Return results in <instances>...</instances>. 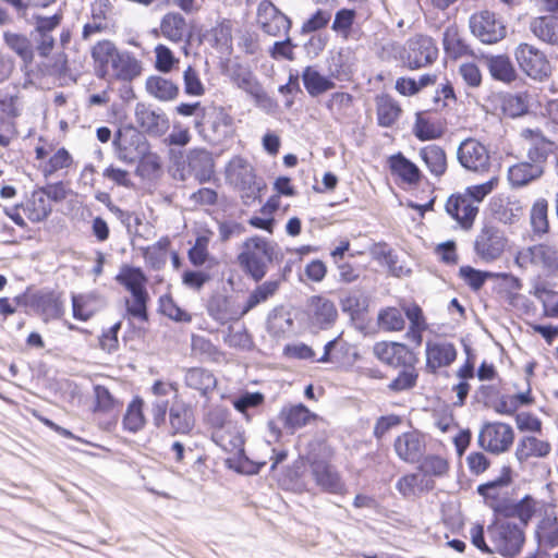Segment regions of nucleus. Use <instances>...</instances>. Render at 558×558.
<instances>
[{"label":"nucleus","instance_id":"obj_64","mask_svg":"<svg viewBox=\"0 0 558 558\" xmlns=\"http://www.w3.org/2000/svg\"><path fill=\"white\" fill-rule=\"evenodd\" d=\"M95 403L93 411L95 413H110L119 407V401L111 395L109 389L101 385L94 387Z\"/></svg>","mask_w":558,"mask_h":558},{"label":"nucleus","instance_id":"obj_6","mask_svg":"<svg viewBox=\"0 0 558 558\" xmlns=\"http://www.w3.org/2000/svg\"><path fill=\"white\" fill-rule=\"evenodd\" d=\"M535 515L539 519L535 525L534 538L536 551L530 558H550L549 550L558 547V509L554 500L545 501L536 498Z\"/></svg>","mask_w":558,"mask_h":558},{"label":"nucleus","instance_id":"obj_17","mask_svg":"<svg viewBox=\"0 0 558 558\" xmlns=\"http://www.w3.org/2000/svg\"><path fill=\"white\" fill-rule=\"evenodd\" d=\"M35 158L39 161V170L45 178L66 170L74 163L73 156L65 147L54 149L53 144L49 143L35 147Z\"/></svg>","mask_w":558,"mask_h":558},{"label":"nucleus","instance_id":"obj_58","mask_svg":"<svg viewBox=\"0 0 558 558\" xmlns=\"http://www.w3.org/2000/svg\"><path fill=\"white\" fill-rule=\"evenodd\" d=\"M418 468L426 475L444 477L450 471V462L445 456L427 454L423 458Z\"/></svg>","mask_w":558,"mask_h":558},{"label":"nucleus","instance_id":"obj_42","mask_svg":"<svg viewBox=\"0 0 558 558\" xmlns=\"http://www.w3.org/2000/svg\"><path fill=\"white\" fill-rule=\"evenodd\" d=\"M304 88L311 97H317L336 87V83L329 76L322 74L314 66H306L302 72Z\"/></svg>","mask_w":558,"mask_h":558},{"label":"nucleus","instance_id":"obj_39","mask_svg":"<svg viewBox=\"0 0 558 558\" xmlns=\"http://www.w3.org/2000/svg\"><path fill=\"white\" fill-rule=\"evenodd\" d=\"M169 424L173 435L189 434L195 425L192 405L185 402H175L169 410Z\"/></svg>","mask_w":558,"mask_h":558},{"label":"nucleus","instance_id":"obj_57","mask_svg":"<svg viewBox=\"0 0 558 558\" xmlns=\"http://www.w3.org/2000/svg\"><path fill=\"white\" fill-rule=\"evenodd\" d=\"M72 315L80 322L89 320L96 313V298L92 294H72Z\"/></svg>","mask_w":558,"mask_h":558},{"label":"nucleus","instance_id":"obj_41","mask_svg":"<svg viewBox=\"0 0 558 558\" xmlns=\"http://www.w3.org/2000/svg\"><path fill=\"white\" fill-rule=\"evenodd\" d=\"M544 167L531 160L521 161L508 169V180L511 186L521 187L541 178Z\"/></svg>","mask_w":558,"mask_h":558},{"label":"nucleus","instance_id":"obj_12","mask_svg":"<svg viewBox=\"0 0 558 558\" xmlns=\"http://www.w3.org/2000/svg\"><path fill=\"white\" fill-rule=\"evenodd\" d=\"M438 48L432 37L427 35H416L407 41L401 59L407 69L414 71L436 61Z\"/></svg>","mask_w":558,"mask_h":558},{"label":"nucleus","instance_id":"obj_45","mask_svg":"<svg viewBox=\"0 0 558 558\" xmlns=\"http://www.w3.org/2000/svg\"><path fill=\"white\" fill-rule=\"evenodd\" d=\"M486 65L490 76L502 83H511L517 78L515 68L507 54L486 57Z\"/></svg>","mask_w":558,"mask_h":558},{"label":"nucleus","instance_id":"obj_9","mask_svg":"<svg viewBox=\"0 0 558 558\" xmlns=\"http://www.w3.org/2000/svg\"><path fill=\"white\" fill-rule=\"evenodd\" d=\"M274 248L260 236L246 239L242 244V251L238 255V264L241 269L254 281H260L267 272V264L271 262Z\"/></svg>","mask_w":558,"mask_h":558},{"label":"nucleus","instance_id":"obj_50","mask_svg":"<svg viewBox=\"0 0 558 558\" xmlns=\"http://www.w3.org/2000/svg\"><path fill=\"white\" fill-rule=\"evenodd\" d=\"M4 44L15 52L26 66L31 65L35 58V51L32 41L24 34L4 32Z\"/></svg>","mask_w":558,"mask_h":558},{"label":"nucleus","instance_id":"obj_30","mask_svg":"<svg viewBox=\"0 0 558 558\" xmlns=\"http://www.w3.org/2000/svg\"><path fill=\"white\" fill-rule=\"evenodd\" d=\"M186 166L199 184L209 182L215 175V160L205 148L191 149L186 156Z\"/></svg>","mask_w":558,"mask_h":558},{"label":"nucleus","instance_id":"obj_61","mask_svg":"<svg viewBox=\"0 0 558 558\" xmlns=\"http://www.w3.org/2000/svg\"><path fill=\"white\" fill-rule=\"evenodd\" d=\"M37 71L43 77L61 78L69 72L68 56L64 52L57 53L48 62L39 64Z\"/></svg>","mask_w":558,"mask_h":558},{"label":"nucleus","instance_id":"obj_14","mask_svg":"<svg viewBox=\"0 0 558 558\" xmlns=\"http://www.w3.org/2000/svg\"><path fill=\"white\" fill-rule=\"evenodd\" d=\"M469 26L471 33L485 45L497 44L507 35V27L502 20L489 10L473 13Z\"/></svg>","mask_w":558,"mask_h":558},{"label":"nucleus","instance_id":"obj_43","mask_svg":"<svg viewBox=\"0 0 558 558\" xmlns=\"http://www.w3.org/2000/svg\"><path fill=\"white\" fill-rule=\"evenodd\" d=\"M530 29L541 41L549 45H558V16L541 15L530 23Z\"/></svg>","mask_w":558,"mask_h":558},{"label":"nucleus","instance_id":"obj_55","mask_svg":"<svg viewBox=\"0 0 558 558\" xmlns=\"http://www.w3.org/2000/svg\"><path fill=\"white\" fill-rule=\"evenodd\" d=\"M353 107L354 97L345 92L332 93L326 101V108L337 120L350 117Z\"/></svg>","mask_w":558,"mask_h":558},{"label":"nucleus","instance_id":"obj_21","mask_svg":"<svg viewBox=\"0 0 558 558\" xmlns=\"http://www.w3.org/2000/svg\"><path fill=\"white\" fill-rule=\"evenodd\" d=\"M461 166L475 172H486L490 166V155L487 147L476 138L462 141L457 150Z\"/></svg>","mask_w":558,"mask_h":558},{"label":"nucleus","instance_id":"obj_37","mask_svg":"<svg viewBox=\"0 0 558 558\" xmlns=\"http://www.w3.org/2000/svg\"><path fill=\"white\" fill-rule=\"evenodd\" d=\"M338 317L335 303L322 295L312 296L310 301L311 323L320 329L331 326Z\"/></svg>","mask_w":558,"mask_h":558},{"label":"nucleus","instance_id":"obj_23","mask_svg":"<svg viewBox=\"0 0 558 558\" xmlns=\"http://www.w3.org/2000/svg\"><path fill=\"white\" fill-rule=\"evenodd\" d=\"M520 137L529 145L526 153L529 160L542 167H544L548 157L557 150L556 143L547 138L541 129H522Z\"/></svg>","mask_w":558,"mask_h":558},{"label":"nucleus","instance_id":"obj_38","mask_svg":"<svg viewBox=\"0 0 558 558\" xmlns=\"http://www.w3.org/2000/svg\"><path fill=\"white\" fill-rule=\"evenodd\" d=\"M116 81L131 82L142 74L141 61L130 51H119L110 68Z\"/></svg>","mask_w":558,"mask_h":558},{"label":"nucleus","instance_id":"obj_35","mask_svg":"<svg viewBox=\"0 0 558 558\" xmlns=\"http://www.w3.org/2000/svg\"><path fill=\"white\" fill-rule=\"evenodd\" d=\"M442 46L446 54L451 60L474 56L472 48L463 37L461 29L456 24H451L445 28Z\"/></svg>","mask_w":558,"mask_h":558},{"label":"nucleus","instance_id":"obj_25","mask_svg":"<svg viewBox=\"0 0 558 558\" xmlns=\"http://www.w3.org/2000/svg\"><path fill=\"white\" fill-rule=\"evenodd\" d=\"M393 449L400 460L416 463L426 450L425 436L416 429L404 432L396 437Z\"/></svg>","mask_w":558,"mask_h":558},{"label":"nucleus","instance_id":"obj_5","mask_svg":"<svg viewBox=\"0 0 558 558\" xmlns=\"http://www.w3.org/2000/svg\"><path fill=\"white\" fill-rule=\"evenodd\" d=\"M318 445L322 447L323 456L310 452L306 457L313 480L324 492L343 495L347 492L345 483L331 463L335 449L325 440L319 441Z\"/></svg>","mask_w":558,"mask_h":558},{"label":"nucleus","instance_id":"obj_1","mask_svg":"<svg viewBox=\"0 0 558 558\" xmlns=\"http://www.w3.org/2000/svg\"><path fill=\"white\" fill-rule=\"evenodd\" d=\"M511 483L512 470L504 466L499 477L480 484L476 492L495 519H518L523 526H527L535 517L536 497L526 494L519 500L513 499L508 490Z\"/></svg>","mask_w":558,"mask_h":558},{"label":"nucleus","instance_id":"obj_28","mask_svg":"<svg viewBox=\"0 0 558 558\" xmlns=\"http://www.w3.org/2000/svg\"><path fill=\"white\" fill-rule=\"evenodd\" d=\"M458 352L453 343L448 341L428 340L425 344V366L428 373L436 374L440 368L450 366Z\"/></svg>","mask_w":558,"mask_h":558},{"label":"nucleus","instance_id":"obj_56","mask_svg":"<svg viewBox=\"0 0 558 558\" xmlns=\"http://www.w3.org/2000/svg\"><path fill=\"white\" fill-rule=\"evenodd\" d=\"M533 295L541 302L545 317H558V291L546 283H538L534 287Z\"/></svg>","mask_w":558,"mask_h":558},{"label":"nucleus","instance_id":"obj_54","mask_svg":"<svg viewBox=\"0 0 558 558\" xmlns=\"http://www.w3.org/2000/svg\"><path fill=\"white\" fill-rule=\"evenodd\" d=\"M531 99L527 90L508 94L502 98L501 109L510 118L521 117L529 112Z\"/></svg>","mask_w":558,"mask_h":558},{"label":"nucleus","instance_id":"obj_51","mask_svg":"<svg viewBox=\"0 0 558 558\" xmlns=\"http://www.w3.org/2000/svg\"><path fill=\"white\" fill-rule=\"evenodd\" d=\"M341 310L352 320H360L365 317L369 308V299L363 292L352 291L340 301Z\"/></svg>","mask_w":558,"mask_h":558},{"label":"nucleus","instance_id":"obj_4","mask_svg":"<svg viewBox=\"0 0 558 558\" xmlns=\"http://www.w3.org/2000/svg\"><path fill=\"white\" fill-rule=\"evenodd\" d=\"M114 280L130 293V296L124 300V317L130 322L148 323L150 296L146 288L148 278L143 269L124 264L120 267Z\"/></svg>","mask_w":558,"mask_h":558},{"label":"nucleus","instance_id":"obj_31","mask_svg":"<svg viewBox=\"0 0 558 558\" xmlns=\"http://www.w3.org/2000/svg\"><path fill=\"white\" fill-rule=\"evenodd\" d=\"M374 101L377 124L381 128H392L403 113L400 102L388 93L376 95Z\"/></svg>","mask_w":558,"mask_h":558},{"label":"nucleus","instance_id":"obj_60","mask_svg":"<svg viewBox=\"0 0 558 558\" xmlns=\"http://www.w3.org/2000/svg\"><path fill=\"white\" fill-rule=\"evenodd\" d=\"M356 12L352 9H340L336 12L331 29L343 40H348L352 34Z\"/></svg>","mask_w":558,"mask_h":558},{"label":"nucleus","instance_id":"obj_16","mask_svg":"<svg viewBox=\"0 0 558 558\" xmlns=\"http://www.w3.org/2000/svg\"><path fill=\"white\" fill-rule=\"evenodd\" d=\"M387 168L395 183L402 189H416L425 179L420 167L401 151L388 156Z\"/></svg>","mask_w":558,"mask_h":558},{"label":"nucleus","instance_id":"obj_44","mask_svg":"<svg viewBox=\"0 0 558 558\" xmlns=\"http://www.w3.org/2000/svg\"><path fill=\"white\" fill-rule=\"evenodd\" d=\"M146 423L145 401L142 397L135 396L126 405L122 418L123 429L130 433H137L145 427Z\"/></svg>","mask_w":558,"mask_h":558},{"label":"nucleus","instance_id":"obj_27","mask_svg":"<svg viewBox=\"0 0 558 558\" xmlns=\"http://www.w3.org/2000/svg\"><path fill=\"white\" fill-rule=\"evenodd\" d=\"M357 356L355 345L344 340L340 335L325 344L324 353L317 362L331 363L337 367L344 368L351 366Z\"/></svg>","mask_w":558,"mask_h":558},{"label":"nucleus","instance_id":"obj_34","mask_svg":"<svg viewBox=\"0 0 558 558\" xmlns=\"http://www.w3.org/2000/svg\"><path fill=\"white\" fill-rule=\"evenodd\" d=\"M119 51L114 43L109 39L99 40L92 47L90 56L94 61L96 75L99 78H107Z\"/></svg>","mask_w":558,"mask_h":558},{"label":"nucleus","instance_id":"obj_62","mask_svg":"<svg viewBox=\"0 0 558 558\" xmlns=\"http://www.w3.org/2000/svg\"><path fill=\"white\" fill-rule=\"evenodd\" d=\"M280 282L278 280H269L257 286L248 295L243 313H247L258 304L267 301L279 289Z\"/></svg>","mask_w":558,"mask_h":558},{"label":"nucleus","instance_id":"obj_18","mask_svg":"<svg viewBox=\"0 0 558 558\" xmlns=\"http://www.w3.org/2000/svg\"><path fill=\"white\" fill-rule=\"evenodd\" d=\"M463 192H456L448 196L445 203L446 214L464 231H470L475 223L480 207Z\"/></svg>","mask_w":558,"mask_h":558},{"label":"nucleus","instance_id":"obj_49","mask_svg":"<svg viewBox=\"0 0 558 558\" xmlns=\"http://www.w3.org/2000/svg\"><path fill=\"white\" fill-rule=\"evenodd\" d=\"M147 93L160 101H171L179 96V87L171 80L162 76H149L146 80Z\"/></svg>","mask_w":558,"mask_h":558},{"label":"nucleus","instance_id":"obj_32","mask_svg":"<svg viewBox=\"0 0 558 558\" xmlns=\"http://www.w3.org/2000/svg\"><path fill=\"white\" fill-rule=\"evenodd\" d=\"M418 157L433 178L439 180L447 173L448 157L442 146L425 145L418 149Z\"/></svg>","mask_w":558,"mask_h":558},{"label":"nucleus","instance_id":"obj_13","mask_svg":"<svg viewBox=\"0 0 558 558\" xmlns=\"http://www.w3.org/2000/svg\"><path fill=\"white\" fill-rule=\"evenodd\" d=\"M228 179L231 184L241 193L244 203L258 197L260 187L256 182V172L254 167L244 158L236 156L232 158L228 166Z\"/></svg>","mask_w":558,"mask_h":558},{"label":"nucleus","instance_id":"obj_59","mask_svg":"<svg viewBox=\"0 0 558 558\" xmlns=\"http://www.w3.org/2000/svg\"><path fill=\"white\" fill-rule=\"evenodd\" d=\"M159 312L169 319L177 323H191L192 315L181 308L171 294H163L159 298Z\"/></svg>","mask_w":558,"mask_h":558},{"label":"nucleus","instance_id":"obj_26","mask_svg":"<svg viewBox=\"0 0 558 558\" xmlns=\"http://www.w3.org/2000/svg\"><path fill=\"white\" fill-rule=\"evenodd\" d=\"M31 305L45 322L57 320L65 313L63 293L54 290H40L31 298Z\"/></svg>","mask_w":558,"mask_h":558},{"label":"nucleus","instance_id":"obj_22","mask_svg":"<svg viewBox=\"0 0 558 558\" xmlns=\"http://www.w3.org/2000/svg\"><path fill=\"white\" fill-rule=\"evenodd\" d=\"M257 24L265 34L272 37L288 35L292 27L290 17L270 1L259 3L257 8Z\"/></svg>","mask_w":558,"mask_h":558},{"label":"nucleus","instance_id":"obj_7","mask_svg":"<svg viewBox=\"0 0 558 558\" xmlns=\"http://www.w3.org/2000/svg\"><path fill=\"white\" fill-rule=\"evenodd\" d=\"M525 527L520 522L514 523L509 519H495L488 526L487 533L494 551L505 558H513L519 555L525 543Z\"/></svg>","mask_w":558,"mask_h":558},{"label":"nucleus","instance_id":"obj_40","mask_svg":"<svg viewBox=\"0 0 558 558\" xmlns=\"http://www.w3.org/2000/svg\"><path fill=\"white\" fill-rule=\"evenodd\" d=\"M316 413L310 411L304 404H293L283 408L280 412V420L286 429L294 432L306 426L312 421L318 420Z\"/></svg>","mask_w":558,"mask_h":558},{"label":"nucleus","instance_id":"obj_63","mask_svg":"<svg viewBox=\"0 0 558 558\" xmlns=\"http://www.w3.org/2000/svg\"><path fill=\"white\" fill-rule=\"evenodd\" d=\"M400 368H402V371L388 385V388L393 392L412 389L417 384L418 372L416 364L404 365Z\"/></svg>","mask_w":558,"mask_h":558},{"label":"nucleus","instance_id":"obj_19","mask_svg":"<svg viewBox=\"0 0 558 558\" xmlns=\"http://www.w3.org/2000/svg\"><path fill=\"white\" fill-rule=\"evenodd\" d=\"M447 132V120L437 110H421L415 113L412 134L421 142L441 138Z\"/></svg>","mask_w":558,"mask_h":558},{"label":"nucleus","instance_id":"obj_2","mask_svg":"<svg viewBox=\"0 0 558 558\" xmlns=\"http://www.w3.org/2000/svg\"><path fill=\"white\" fill-rule=\"evenodd\" d=\"M521 434L514 447V459L522 468L535 466L550 458L554 445L544 435V423L536 414L524 411L514 417Z\"/></svg>","mask_w":558,"mask_h":558},{"label":"nucleus","instance_id":"obj_48","mask_svg":"<svg viewBox=\"0 0 558 558\" xmlns=\"http://www.w3.org/2000/svg\"><path fill=\"white\" fill-rule=\"evenodd\" d=\"M185 385L205 396L209 391H213L217 386V379L215 375L202 367H192L187 369L184 376Z\"/></svg>","mask_w":558,"mask_h":558},{"label":"nucleus","instance_id":"obj_20","mask_svg":"<svg viewBox=\"0 0 558 558\" xmlns=\"http://www.w3.org/2000/svg\"><path fill=\"white\" fill-rule=\"evenodd\" d=\"M373 354L381 363L399 368L417 364L416 353L405 343L398 341H378L373 345Z\"/></svg>","mask_w":558,"mask_h":558},{"label":"nucleus","instance_id":"obj_15","mask_svg":"<svg viewBox=\"0 0 558 558\" xmlns=\"http://www.w3.org/2000/svg\"><path fill=\"white\" fill-rule=\"evenodd\" d=\"M514 58L519 68L531 78L542 81L551 72L545 52L533 45L521 43L514 50Z\"/></svg>","mask_w":558,"mask_h":558},{"label":"nucleus","instance_id":"obj_24","mask_svg":"<svg viewBox=\"0 0 558 558\" xmlns=\"http://www.w3.org/2000/svg\"><path fill=\"white\" fill-rule=\"evenodd\" d=\"M134 116L138 129L150 136H161L170 128L169 119L162 110L153 109L144 102L136 105Z\"/></svg>","mask_w":558,"mask_h":558},{"label":"nucleus","instance_id":"obj_47","mask_svg":"<svg viewBox=\"0 0 558 558\" xmlns=\"http://www.w3.org/2000/svg\"><path fill=\"white\" fill-rule=\"evenodd\" d=\"M211 438L226 451H232L242 445V439L231 421L221 420L219 424L215 425Z\"/></svg>","mask_w":558,"mask_h":558},{"label":"nucleus","instance_id":"obj_36","mask_svg":"<svg viewBox=\"0 0 558 558\" xmlns=\"http://www.w3.org/2000/svg\"><path fill=\"white\" fill-rule=\"evenodd\" d=\"M20 206L24 216L33 223L47 220L52 213V205L48 202V197L38 190H34Z\"/></svg>","mask_w":558,"mask_h":558},{"label":"nucleus","instance_id":"obj_11","mask_svg":"<svg viewBox=\"0 0 558 558\" xmlns=\"http://www.w3.org/2000/svg\"><path fill=\"white\" fill-rule=\"evenodd\" d=\"M504 230L492 221L485 222L474 240V253L484 263L499 259L508 246Z\"/></svg>","mask_w":558,"mask_h":558},{"label":"nucleus","instance_id":"obj_10","mask_svg":"<svg viewBox=\"0 0 558 558\" xmlns=\"http://www.w3.org/2000/svg\"><path fill=\"white\" fill-rule=\"evenodd\" d=\"M514 429L506 422H484L477 434V446L485 452L499 456L508 452L514 442Z\"/></svg>","mask_w":558,"mask_h":558},{"label":"nucleus","instance_id":"obj_46","mask_svg":"<svg viewBox=\"0 0 558 558\" xmlns=\"http://www.w3.org/2000/svg\"><path fill=\"white\" fill-rule=\"evenodd\" d=\"M170 247L171 240L168 235L159 238V240L151 245L141 247L146 266L151 269L162 268L167 263Z\"/></svg>","mask_w":558,"mask_h":558},{"label":"nucleus","instance_id":"obj_33","mask_svg":"<svg viewBox=\"0 0 558 558\" xmlns=\"http://www.w3.org/2000/svg\"><path fill=\"white\" fill-rule=\"evenodd\" d=\"M159 29L163 38L174 44L182 43L190 36L187 21L178 11L167 12L160 20Z\"/></svg>","mask_w":558,"mask_h":558},{"label":"nucleus","instance_id":"obj_29","mask_svg":"<svg viewBox=\"0 0 558 558\" xmlns=\"http://www.w3.org/2000/svg\"><path fill=\"white\" fill-rule=\"evenodd\" d=\"M233 23L229 19H221L207 29L203 38L205 43L221 56H230L233 51Z\"/></svg>","mask_w":558,"mask_h":558},{"label":"nucleus","instance_id":"obj_8","mask_svg":"<svg viewBox=\"0 0 558 558\" xmlns=\"http://www.w3.org/2000/svg\"><path fill=\"white\" fill-rule=\"evenodd\" d=\"M514 263L522 269L533 268L547 277L558 275V243L544 241L520 248Z\"/></svg>","mask_w":558,"mask_h":558},{"label":"nucleus","instance_id":"obj_52","mask_svg":"<svg viewBox=\"0 0 558 558\" xmlns=\"http://www.w3.org/2000/svg\"><path fill=\"white\" fill-rule=\"evenodd\" d=\"M549 204L545 198L536 199L530 209V225L532 232L543 236L549 232L550 223L548 218Z\"/></svg>","mask_w":558,"mask_h":558},{"label":"nucleus","instance_id":"obj_53","mask_svg":"<svg viewBox=\"0 0 558 558\" xmlns=\"http://www.w3.org/2000/svg\"><path fill=\"white\" fill-rule=\"evenodd\" d=\"M213 235L214 232L208 228L197 232L195 243L187 252V258L193 266L201 267L208 260V246Z\"/></svg>","mask_w":558,"mask_h":558},{"label":"nucleus","instance_id":"obj_3","mask_svg":"<svg viewBox=\"0 0 558 558\" xmlns=\"http://www.w3.org/2000/svg\"><path fill=\"white\" fill-rule=\"evenodd\" d=\"M404 316L409 320L405 338L415 347H421L423 335L429 329V325L423 308L417 303L403 304L401 308L383 307L377 315V325L386 332H401L405 329Z\"/></svg>","mask_w":558,"mask_h":558}]
</instances>
